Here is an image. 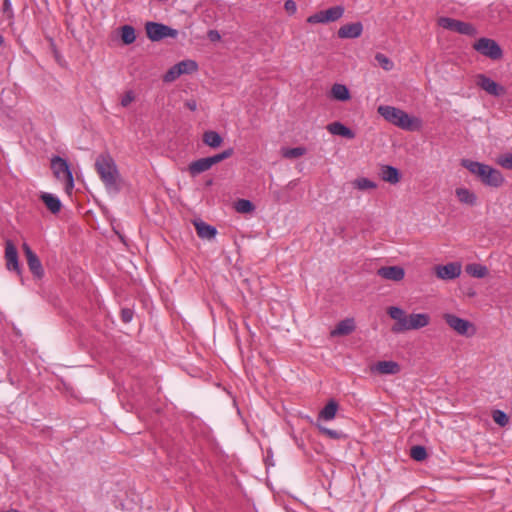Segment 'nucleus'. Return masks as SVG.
Returning a JSON list of instances; mask_svg holds the SVG:
<instances>
[{"instance_id": "obj_9", "label": "nucleus", "mask_w": 512, "mask_h": 512, "mask_svg": "<svg viewBox=\"0 0 512 512\" xmlns=\"http://www.w3.org/2000/svg\"><path fill=\"white\" fill-rule=\"evenodd\" d=\"M344 7L341 5L330 7L310 15L307 18L309 24L330 23L339 20L344 15Z\"/></svg>"}, {"instance_id": "obj_2", "label": "nucleus", "mask_w": 512, "mask_h": 512, "mask_svg": "<svg viewBox=\"0 0 512 512\" xmlns=\"http://www.w3.org/2000/svg\"><path fill=\"white\" fill-rule=\"evenodd\" d=\"M461 166L477 177V179L485 186L499 188L505 182V178L501 171L490 165L470 159H462Z\"/></svg>"}, {"instance_id": "obj_32", "label": "nucleus", "mask_w": 512, "mask_h": 512, "mask_svg": "<svg viewBox=\"0 0 512 512\" xmlns=\"http://www.w3.org/2000/svg\"><path fill=\"white\" fill-rule=\"evenodd\" d=\"M353 186L358 190H369L377 188V184L368 178H357L353 181Z\"/></svg>"}, {"instance_id": "obj_23", "label": "nucleus", "mask_w": 512, "mask_h": 512, "mask_svg": "<svg viewBox=\"0 0 512 512\" xmlns=\"http://www.w3.org/2000/svg\"><path fill=\"white\" fill-rule=\"evenodd\" d=\"M194 226L197 235L202 239H212L215 237L217 230L214 226H211L201 220L195 221Z\"/></svg>"}, {"instance_id": "obj_26", "label": "nucleus", "mask_w": 512, "mask_h": 512, "mask_svg": "<svg viewBox=\"0 0 512 512\" xmlns=\"http://www.w3.org/2000/svg\"><path fill=\"white\" fill-rule=\"evenodd\" d=\"M211 167L208 157H205L191 162L188 166V170L191 176H196L209 170Z\"/></svg>"}, {"instance_id": "obj_21", "label": "nucleus", "mask_w": 512, "mask_h": 512, "mask_svg": "<svg viewBox=\"0 0 512 512\" xmlns=\"http://www.w3.org/2000/svg\"><path fill=\"white\" fill-rule=\"evenodd\" d=\"M40 199L51 213L56 214L61 210L62 204L57 196L47 192H42Z\"/></svg>"}, {"instance_id": "obj_15", "label": "nucleus", "mask_w": 512, "mask_h": 512, "mask_svg": "<svg viewBox=\"0 0 512 512\" xmlns=\"http://www.w3.org/2000/svg\"><path fill=\"white\" fill-rule=\"evenodd\" d=\"M363 25L361 22H353L342 25L338 31L337 35L341 39H355L362 35Z\"/></svg>"}, {"instance_id": "obj_33", "label": "nucleus", "mask_w": 512, "mask_h": 512, "mask_svg": "<svg viewBox=\"0 0 512 512\" xmlns=\"http://www.w3.org/2000/svg\"><path fill=\"white\" fill-rule=\"evenodd\" d=\"M467 272L474 277L483 278L487 275L488 270L481 264H472L467 266Z\"/></svg>"}, {"instance_id": "obj_13", "label": "nucleus", "mask_w": 512, "mask_h": 512, "mask_svg": "<svg viewBox=\"0 0 512 512\" xmlns=\"http://www.w3.org/2000/svg\"><path fill=\"white\" fill-rule=\"evenodd\" d=\"M399 119L396 127L405 131H419L422 128V120L415 116H410L407 112L401 109Z\"/></svg>"}, {"instance_id": "obj_12", "label": "nucleus", "mask_w": 512, "mask_h": 512, "mask_svg": "<svg viewBox=\"0 0 512 512\" xmlns=\"http://www.w3.org/2000/svg\"><path fill=\"white\" fill-rule=\"evenodd\" d=\"M5 259L7 269L10 271H15L18 275H20L21 268L19 265L18 251L11 240H7L5 243Z\"/></svg>"}, {"instance_id": "obj_39", "label": "nucleus", "mask_w": 512, "mask_h": 512, "mask_svg": "<svg viewBox=\"0 0 512 512\" xmlns=\"http://www.w3.org/2000/svg\"><path fill=\"white\" fill-rule=\"evenodd\" d=\"M375 60L386 71H390L394 67L393 62L383 53H377L375 55Z\"/></svg>"}, {"instance_id": "obj_30", "label": "nucleus", "mask_w": 512, "mask_h": 512, "mask_svg": "<svg viewBox=\"0 0 512 512\" xmlns=\"http://www.w3.org/2000/svg\"><path fill=\"white\" fill-rule=\"evenodd\" d=\"M178 70L180 71V74H190L193 72H196L198 69V65L194 60H183L175 64Z\"/></svg>"}, {"instance_id": "obj_31", "label": "nucleus", "mask_w": 512, "mask_h": 512, "mask_svg": "<svg viewBox=\"0 0 512 512\" xmlns=\"http://www.w3.org/2000/svg\"><path fill=\"white\" fill-rule=\"evenodd\" d=\"M281 152L284 158L295 159L303 156L306 153V149L304 147L283 148Z\"/></svg>"}, {"instance_id": "obj_45", "label": "nucleus", "mask_w": 512, "mask_h": 512, "mask_svg": "<svg viewBox=\"0 0 512 512\" xmlns=\"http://www.w3.org/2000/svg\"><path fill=\"white\" fill-rule=\"evenodd\" d=\"M185 106H186L189 110H191V111H195V110L197 109V102H196V100H194V99H188V100H186V102H185Z\"/></svg>"}, {"instance_id": "obj_17", "label": "nucleus", "mask_w": 512, "mask_h": 512, "mask_svg": "<svg viewBox=\"0 0 512 512\" xmlns=\"http://www.w3.org/2000/svg\"><path fill=\"white\" fill-rule=\"evenodd\" d=\"M377 112L380 116H382L387 122L391 123L392 125H396L399 114L401 112L400 108L389 106V105H380L377 108Z\"/></svg>"}, {"instance_id": "obj_44", "label": "nucleus", "mask_w": 512, "mask_h": 512, "mask_svg": "<svg viewBox=\"0 0 512 512\" xmlns=\"http://www.w3.org/2000/svg\"><path fill=\"white\" fill-rule=\"evenodd\" d=\"M284 8L291 15H293L297 10L296 3L293 0L285 1Z\"/></svg>"}, {"instance_id": "obj_28", "label": "nucleus", "mask_w": 512, "mask_h": 512, "mask_svg": "<svg viewBox=\"0 0 512 512\" xmlns=\"http://www.w3.org/2000/svg\"><path fill=\"white\" fill-rule=\"evenodd\" d=\"M331 96L339 101H347L350 99V92L343 84H334L331 88Z\"/></svg>"}, {"instance_id": "obj_6", "label": "nucleus", "mask_w": 512, "mask_h": 512, "mask_svg": "<svg viewBox=\"0 0 512 512\" xmlns=\"http://www.w3.org/2000/svg\"><path fill=\"white\" fill-rule=\"evenodd\" d=\"M145 31L147 37L153 41L157 42L164 38H176L178 36V31L173 29L165 24L149 21L145 24Z\"/></svg>"}, {"instance_id": "obj_25", "label": "nucleus", "mask_w": 512, "mask_h": 512, "mask_svg": "<svg viewBox=\"0 0 512 512\" xmlns=\"http://www.w3.org/2000/svg\"><path fill=\"white\" fill-rule=\"evenodd\" d=\"M381 179L390 184H396L400 181V172L397 168L385 165L381 168Z\"/></svg>"}, {"instance_id": "obj_5", "label": "nucleus", "mask_w": 512, "mask_h": 512, "mask_svg": "<svg viewBox=\"0 0 512 512\" xmlns=\"http://www.w3.org/2000/svg\"><path fill=\"white\" fill-rule=\"evenodd\" d=\"M473 49L491 60H499L503 56L500 45L493 39L482 37L473 44Z\"/></svg>"}, {"instance_id": "obj_40", "label": "nucleus", "mask_w": 512, "mask_h": 512, "mask_svg": "<svg viewBox=\"0 0 512 512\" xmlns=\"http://www.w3.org/2000/svg\"><path fill=\"white\" fill-rule=\"evenodd\" d=\"M497 164L504 169L512 170V153L500 155L497 159Z\"/></svg>"}, {"instance_id": "obj_24", "label": "nucleus", "mask_w": 512, "mask_h": 512, "mask_svg": "<svg viewBox=\"0 0 512 512\" xmlns=\"http://www.w3.org/2000/svg\"><path fill=\"white\" fill-rule=\"evenodd\" d=\"M374 369L380 374L394 375L400 372V365L395 361H379Z\"/></svg>"}, {"instance_id": "obj_7", "label": "nucleus", "mask_w": 512, "mask_h": 512, "mask_svg": "<svg viewBox=\"0 0 512 512\" xmlns=\"http://www.w3.org/2000/svg\"><path fill=\"white\" fill-rule=\"evenodd\" d=\"M51 169L58 180L66 183L67 189H72L74 187L73 175L65 159L59 156H54L51 159Z\"/></svg>"}, {"instance_id": "obj_36", "label": "nucleus", "mask_w": 512, "mask_h": 512, "mask_svg": "<svg viewBox=\"0 0 512 512\" xmlns=\"http://www.w3.org/2000/svg\"><path fill=\"white\" fill-rule=\"evenodd\" d=\"M233 153H234L233 148H228V149L222 151L221 153H218L216 155L208 157V159H209L211 166H213L225 159L230 158L233 155Z\"/></svg>"}, {"instance_id": "obj_47", "label": "nucleus", "mask_w": 512, "mask_h": 512, "mask_svg": "<svg viewBox=\"0 0 512 512\" xmlns=\"http://www.w3.org/2000/svg\"><path fill=\"white\" fill-rule=\"evenodd\" d=\"M10 7H11V2H10V0H4V1H3V9H4V10H8V9H10Z\"/></svg>"}, {"instance_id": "obj_41", "label": "nucleus", "mask_w": 512, "mask_h": 512, "mask_svg": "<svg viewBox=\"0 0 512 512\" xmlns=\"http://www.w3.org/2000/svg\"><path fill=\"white\" fill-rule=\"evenodd\" d=\"M181 76L180 71L176 67V65H173L163 76V81L170 83L175 81L177 78Z\"/></svg>"}, {"instance_id": "obj_14", "label": "nucleus", "mask_w": 512, "mask_h": 512, "mask_svg": "<svg viewBox=\"0 0 512 512\" xmlns=\"http://www.w3.org/2000/svg\"><path fill=\"white\" fill-rule=\"evenodd\" d=\"M436 276L443 280H452L461 274V265L459 263H448L435 267Z\"/></svg>"}, {"instance_id": "obj_35", "label": "nucleus", "mask_w": 512, "mask_h": 512, "mask_svg": "<svg viewBox=\"0 0 512 512\" xmlns=\"http://www.w3.org/2000/svg\"><path fill=\"white\" fill-rule=\"evenodd\" d=\"M235 210L239 213H250L254 210V205L250 200L239 199L235 202Z\"/></svg>"}, {"instance_id": "obj_46", "label": "nucleus", "mask_w": 512, "mask_h": 512, "mask_svg": "<svg viewBox=\"0 0 512 512\" xmlns=\"http://www.w3.org/2000/svg\"><path fill=\"white\" fill-rule=\"evenodd\" d=\"M208 37L211 41H218L220 39V34L216 30H210L208 32Z\"/></svg>"}, {"instance_id": "obj_19", "label": "nucleus", "mask_w": 512, "mask_h": 512, "mask_svg": "<svg viewBox=\"0 0 512 512\" xmlns=\"http://www.w3.org/2000/svg\"><path fill=\"white\" fill-rule=\"evenodd\" d=\"M338 408L339 405L334 399L329 400L328 403L320 410L317 421L319 422L320 420H333L336 416Z\"/></svg>"}, {"instance_id": "obj_4", "label": "nucleus", "mask_w": 512, "mask_h": 512, "mask_svg": "<svg viewBox=\"0 0 512 512\" xmlns=\"http://www.w3.org/2000/svg\"><path fill=\"white\" fill-rule=\"evenodd\" d=\"M443 319L447 325L459 335L472 337L476 333L475 325L466 319L460 318L451 313H445L443 315Z\"/></svg>"}, {"instance_id": "obj_10", "label": "nucleus", "mask_w": 512, "mask_h": 512, "mask_svg": "<svg viewBox=\"0 0 512 512\" xmlns=\"http://www.w3.org/2000/svg\"><path fill=\"white\" fill-rule=\"evenodd\" d=\"M476 84L486 93L494 97H501L506 94V88L504 86L498 84L485 74H478L476 76Z\"/></svg>"}, {"instance_id": "obj_29", "label": "nucleus", "mask_w": 512, "mask_h": 512, "mask_svg": "<svg viewBox=\"0 0 512 512\" xmlns=\"http://www.w3.org/2000/svg\"><path fill=\"white\" fill-rule=\"evenodd\" d=\"M121 40L125 45H130L135 42L136 34L135 29L131 25H124L121 27Z\"/></svg>"}, {"instance_id": "obj_11", "label": "nucleus", "mask_w": 512, "mask_h": 512, "mask_svg": "<svg viewBox=\"0 0 512 512\" xmlns=\"http://www.w3.org/2000/svg\"><path fill=\"white\" fill-rule=\"evenodd\" d=\"M22 249L31 273L38 279L42 278L44 276V269L39 257L26 242L23 243Z\"/></svg>"}, {"instance_id": "obj_20", "label": "nucleus", "mask_w": 512, "mask_h": 512, "mask_svg": "<svg viewBox=\"0 0 512 512\" xmlns=\"http://www.w3.org/2000/svg\"><path fill=\"white\" fill-rule=\"evenodd\" d=\"M455 195L459 202L469 206H474L477 203V195L465 187L456 188Z\"/></svg>"}, {"instance_id": "obj_43", "label": "nucleus", "mask_w": 512, "mask_h": 512, "mask_svg": "<svg viewBox=\"0 0 512 512\" xmlns=\"http://www.w3.org/2000/svg\"><path fill=\"white\" fill-rule=\"evenodd\" d=\"M133 310L130 308H123L121 310V319L124 323H129L133 318Z\"/></svg>"}, {"instance_id": "obj_16", "label": "nucleus", "mask_w": 512, "mask_h": 512, "mask_svg": "<svg viewBox=\"0 0 512 512\" xmlns=\"http://www.w3.org/2000/svg\"><path fill=\"white\" fill-rule=\"evenodd\" d=\"M378 275L384 279L392 281H401L405 276V271L400 266L381 267L377 271Z\"/></svg>"}, {"instance_id": "obj_37", "label": "nucleus", "mask_w": 512, "mask_h": 512, "mask_svg": "<svg viewBox=\"0 0 512 512\" xmlns=\"http://www.w3.org/2000/svg\"><path fill=\"white\" fill-rule=\"evenodd\" d=\"M492 418L494 422L500 427H505L509 422L507 414L504 411L498 409L493 411Z\"/></svg>"}, {"instance_id": "obj_27", "label": "nucleus", "mask_w": 512, "mask_h": 512, "mask_svg": "<svg viewBox=\"0 0 512 512\" xmlns=\"http://www.w3.org/2000/svg\"><path fill=\"white\" fill-rule=\"evenodd\" d=\"M203 142L211 148H217L221 146L223 138L218 132L209 130L204 132Z\"/></svg>"}, {"instance_id": "obj_1", "label": "nucleus", "mask_w": 512, "mask_h": 512, "mask_svg": "<svg viewBox=\"0 0 512 512\" xmlns=\"http://www.w3.org/2000/svg\"><path fill=\"white\" fill-rule=\"evenodd\" d=\"M387 314L395 320L391 328L394 333L418 330L426 327L430 323V316L427 313H412L407 315L403 309L396 306L389 307Z\"/></svg>"}, {"instance_id": "obj_49", "label": "nucleus", "mask_w": 512, "mask_h": 512, "mask_svg": "<svg viewBox=\"0 0 512 512\" xmlns=\"http://www.w3.org/2000/svg\"><path fill=\"white\" fill-rule=\"evenodd\" d=\"M211 184H212V180H209V181L207 182V185H211Z\"/></svg>"}, {"instance_id": "obj_34", "label": "nucleus", "mask_w": 512, "mask_h": 512, "mask_svg": "<svg viewBox=\"0 0 512 512\" xmlns=\"http://www.w3.org/2000/svg\"><path fill=\"white\" fill-rule=\"evenodd\" d=\"M410 456L416 461H423L427 458L426 448L421 445H415L410 449Z\"/></svg>"}, {"instance_id": "obj_48", "label": "nucleus", "mask_w": 512, "mask_h": 512, "mask_svg": "<svg viewBox=\"0 0 512 512\" xmlns=\"http://www.w3.org/2000/svg\"><path fill=\"white\" fill-rule=\"evenodd\" d=\"M4 43V38L2 35H0V46Z\"/></svg>"}, {"instance_id": "obj_8", "label": "nucleus", "mask_w": 512, "mask_h": 512, "mask_svg": "<svg viewBox=\"0 0 512 512\" xmlns=\"http://www.w3.org/2000/svg\"><path fill=\"white\" fill-rule=\"evenodd\" d=\"M438 25L444 29L455 31L462 35L475 36L477 29L468 22H463L450 17H441L438 19Z\"/></svg>"}, {"instance_id": "obj_22", "label": "nucleus", "mask_w": 512, "mask_h": 512, "mask_svg": "<svg viewBox=\"0 0 512 512\" xmlns=\"http://www.w3.org/2000/svg\"><path fill=\"white\" fill-rule=\"evenodd\" d=\"M327 130L333 135H339L347 139H353L355 137V133L341 122L328 124Z\"/></svg>"}, {"instance_id": "obj_42", "label": "nucleus", "mask_w": 512, "mask_h": 512, "mask_svg": "<svg viewBox=\"0 0 512 512\" xmlns=\"http://www.w3.org/2000/svg\"><path fill=\"white\" fill-rule=\"evenodd\" d=\"M134 99H135V95H134L133 91H127L121 99V105L123 107H127L128 105L131 104V102L134 101Z\"/></svg>"}, {"instance_id": "obj_38", "label": "nucleus", "mask_w": 512, "mask_h": 512, "mask_svg": "<svg viewBox=\"0 0 512 512\" xmlns=\"http://www.w3.org/2000/svg\"><path fill=\"white\" fill-rule=\"evenodd\" d=\"M316 426L323 435L327 436L330 439L338 440L343 437V434L340 431L329 429L325 426L320 425L319 423H317Z\"/></svg>"}, {"instance_id": "obj_18", "label": "nucleus", "mask_w": 512, "mask_h": 512, "mask_svg": "<svg viewBox=\"0 0 512 512\" xmlns=\"http://www.w3.org/2000/svg\"><path fill=\"white\" fill-rule=\"evenodd\" d=\"M355 330V322L353 318H346L340 321L331 331V336H345L351 334Z\"/></svg>"}, {"instance_id": "obj_3", "label": "nucleus", "mask_w": 512, "mask_h": 512, "mask_svg": "<svg viewBox=\"0 0 512 512\" xmlns=\"http://www.w3.org/2000/svg\"><path fill=\"white\" fill-rule=\"evenodd\" d=\"M95 169L108 191L116 193L120 190V174L110 154H99L95 160Z\"/></svg>"}]
</instances>
